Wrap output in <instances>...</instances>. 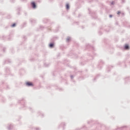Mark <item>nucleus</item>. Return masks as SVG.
Returning <instances> with one entry per match:
<instances>
[{
    "instance_id": "f257e3e1",
    "label": "nucleus",
    "mask_w": 130,
    "mask_h": 130,
    "mask_svg": "<svg viewBox=\"0 0 130 130\" xmlns=\"http://www.w3.org/2000/svg\"><path fill=\"white\" fill-rule=\"evenodd\" d=\"M26 86H33V83H32V82H26Z\"/></svg>"
},
{
    "instance_id": "f03ea898",
    "label": "nucleus",
    "mask_w": 130,
    "mask_h": 130,
    "mask_svg": "<svg viewBox=\"0 0 130 130\" xmlns=\"http://www.w3.org/2000/svg\"><path fill=\"white\" fill-rule=\"evenodd\" d=\"M31 6H32V8H34V9H35V8H36V4H35V2L31 3Z\"/></svg>"
},
{
    "instance_id": "7ed1b4c3",
    "label": "nucleus",
    "mask_w": 130,
    "mask_h": 130,
    "mask_svg": "<svg viewBox=\"0 0 130 130\" xmlns=\"http://www.w3.org/2000/svg\"><path fill=\"white\" fill-rule=\"evenodd\" d=\"M128 48H129L128 45H125V49H128Z\"/></svg>"
},
{
    "instance_id": "20e7f679",
    "label": "nucleus",
    "mask_w": 130,
    "mask_h": 130,
    "mask_svg": "<svg viewBox=\"0 0 130 130\" xmlns=\"http://www.w3.org/2000/svg\"><path fill=\"white\" fill-rule=\"evenodd\" d=\"M66 8L67 10H69V9H70V5L69 4L66 5Z\"/></svg>"
},
{
    "instance_id": "39448f33",
    "label": "nucleus",
    "mask_w": 130,
    "mask_h": 130,
    "mask_svg": "<svg viewBox=\"0 0 130 130\" xmlns=\"http://www.w3.org/2000/svg\"><path fill=\"white\" fill-rule=\"evenodd\" d=\"M50 47H53V44H50V45H49Z\"/></svg>"
},
{
    "instance_id": "423d86ee",
    "label": "nucleus",
    "mask_w": 130,
    "mask_h": 130,
    "mask_svg": "<svg viewBox=\"0 0 130 130\" xmlns=\"http://www.w3.org/2000/svg\"><path fill=\"white\" fill-rule=\"evenodd\" d=\"M70 40H71V38H68L67 39V42L70 41Z\"/></svg>"
},
{
    "instance_id": "0eeeda50",
    "label": "nucleus",
    "mask_w": 130,
    "mask_h": 130,
    "mask_svg": "<svg viewBox=\"0 0 130 130\" xmlns=\"http://www.w3.org/2000/svg\"><path fill=\"white\" fill-rule=\"evenodd\" d=\"M15 26H16V23H14L12 25V27H15Z\"/></svg>"
},
{
    "instance_id": "6e6552de",
    "label": "nucleus",
    "mask_w": 130,
    "mask_h": 130,
    "mask_svg": "<svg viewBox=\"0 0 130 130\" xmlns=\"http://www.w3.org/2000/svg\"><path fill=\"white\" fill-rule=\"evenodd\" d=\"M114 2L111 3V5H114Z\"/></svg>"
},
{
    "instance_id": "1a4fd4ad",
    "label": "nucleus",
    "mask_w": 130,
    "mask_h": 130,
    "mask_svg": "<svg viewBox=\"0 0 130 130\" xmlns=\"http://www.w3.org/2000/svg\"><path fill=\"white\" fill-rule=\"evenodd\" d=\"M119 14H120V12H117V14H118V15H119Z\"/></svg>"
},
{
    "instance_id": "9d476101",
    "label": "nucleus",
    "mask_w": 130,
    "mask_h": 130,
    "mask_svg": "<svg viewBox=\"0 0 130 130\" xmlns=\"http://www.w3.org/2000/svg\"><path fill=\"white\" fill-rule=\"evenodd\" d=\"M111 17H112V15H110V17L111 18Z\"/></svg>"
}]
</instances>
